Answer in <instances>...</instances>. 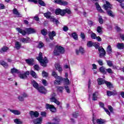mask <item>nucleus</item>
Here are the masks:
<instances>
[{
    "label": "nucleus",
    "mask_w": 124,
    "mask_h": 124,
    "mask_svg": "<svg viewBox=\"0 0 124 124\" xmlns=\"http://www.w3.org/2000/svg\"><path fill=\"white\" fill-rule=\"evenodd\" d=\"M16 30L18 32H19V33H21L22 35H26V33H27L28 34H31L32 33H35V32H36V30L31 28H26L25 29V31L21 29L20 28H16Z\"/></svg>",
    "instance_id": "obj_1"
},
{
    "label": "nucleus",
    "mask_w": 124,
    "mask_h": 124,
    "mask_svg": "<svg viewBox=\"0 0 124 124\" xmlns=\"http://www.w3.org/2000/svg\"><path fill=\"white\" fill-rule=\"evenodd\" d=\"M36 59L37 60H38V62H39L42 66H43L44 67L47 66V63H48V59L47 58H45V59H43L42 53L40 52L38 57H37Z\"/></svg>",
    "instance_id": "obj_2"
},
{
    "label": "nucleus",
    "mask_w": 124,
    "mask_h": 124,
    "mask_svg": "<svg viewBox=\"0 0 124 124\" xmlns=\"http://www.w3.org/2000/svg\"><path fill=\"white\" fill-rule=\"evenodd\" d=\"M66 13L70 15L72 14L71 11L69 9H65L63 10L57 9L55 10V14H56V15H61V16H63L64 15H65Z\"/></svg>",
    "instance_id": "obj_3"
},
{
    "label": "nucleus",
    "mask_w": 124,
    "mask_h": 124,
    "mask_svg": "<svg viewBox=\"0 0 124 124\" xmlns=\"http://www.w3.org/2000/svg\"><path fill=\"white\" fill-rule=\"evenodd\" d=\"M64 52H65V49L63 47L57 46L54 49L53 54L54 56H59L61 54H64Z\"/></svg>",
    "instance_id": "obj_4"
},
{
    "label": "nucleus",
    "mask_w": 124,
    "mask_h": 124,
    "mask_svg": "<svg viewBox=\"0 0 124 124\" xmlns=\"http://www.w3.org/2000/svg\"><path fill=\"white\" fill-rule=\"evenodd\" d=\"M97 82H98V85H103V84L105 83V84L107 86L108 88V89H111V88H113V85L111 84V82H108L107 81H105L104 80L103 78H98Z\"/></svg>",
    "instance_id": "obj_5"
},
{
    "label": "nucleus",
    "mask_w": 124,
    "mask_h": 124,
    "mask_svg": "<svg viewBox=\"0 0 124 124\" xmlns=\"http://www.w3.org/2000/svg\"><path fill=\"white\" fill-rule=\"evenodd\" d=\"M46 110H50L52 113H56L57 112V109L56 107L53 105H50L49 104H46Z\"/></svg>",
    "instance_id": "obj_6"
},
{
    "label": "nucleus",
    "mask_w": 124,
    "mask_h": 124,
    "mask_svg": "<svg viewBox=\"0 0 124 124\" xmlns=\"http://www.w3.org/2000/svg\"><path fill=\"white\" fill-rule=\"evenodd\" d=\"M51 97L50 98L51 102H54L57 105H60L61 102L56 99V93H53L51 95Z\"/></svg>",
    "instance_id": "obj_7"
},
{
    "label": "nucleus",
    "mask_w": 124,
    "mask_h": 124,
    "mask_svg": "<svg viewBox=\"0 0 124 124\" xmlns=\"http://www.w3.org/2000/svg\"><path fill=\"white\" fill-rule=\"evenodd\" d=\"M98 49L100 53L99 55V57H100V58H103V57H104V56L106 55V52L105 51V50L104 49V48H103V47L100 46L99 47Z\"/></svg>",
    "instance_id": "obj_8"
},
{
    "label": "nucleus",
    "mask_w": 124,
    "mask_h": 124,
    "mask_svg": "<svg viewBox=\"0 0 124 124\" xmlns=\"http://www.w3.org/2000/svg\"><path fill=\"white\" fill-rule=\"evenodd\" d=\"M29 115L31 119H33L34 118H38L39 113H38L37 111L34 112L33 111L31 110L29 112Z\"/></svg>",
    "instance_id": "obj_9"
},
{
    "label": "nucleus",
    "mask_w": 124,
    "mask_h": 124,
    "mask_svg": "<svg viewBox=\"0 0 124 124\" xmlns=\"http://www.w3.org/2000/svg\"><path fill=\"white\" fill-rule=\"evenodd\" d=\"M103 7L107 11V10H109L108 9H112V8H113L112 5L107 1H106V4H104Z\"/></svg>",
    "instance_id": "obj_10"
},
{
    "label": "nucleus",
    "mask_w": 124,
    "mask_h": 124,
    "mask_svg": "<svg viewBox=\"0 0 124 124\" xmlns=\"http://www.w3.org/2000/svg\"><path fill=\"white\" fill-rule=\"evenodd\" d=\"M93 123L94 124H95V122L96 123H97L98 124H105V120L102 119H94V118H93Z\"/></svg>",
    "instance_id": "obj_11"
},
{
    "label": "nucleus",
    "mask_w": 124,
    "mask_h": 124,
    "mask_svg": "<svg viewBox=\"0 0 124 124\" xmlns=\"http://www.w3.org/2000/svg\"><path fill=\"white\" fill-rule=\"evenodd\" d=\"M54 2L60 5H67L68 3L65 1H62V0H55Z\"/></svg>",
    "instance_id": "obj_12"
},
{
    "label": "nucleus",
    "mask_w": 124,
    "mask_h": 124,
    "mask_svg": "<svg viewBox=\"0 0 124 124\" xmlns=\"http://www.w3.org/2000/svg\"><path fill=\"white\" fill-rule=\"evenodd\" d=\"M55 78L56 80L54 82L55 85H58V84L59 85L61 81H62V78L60 76H57V77Z\"/></svg>",
    "instance_id": "obj_13"
},
{
    "label": "nucleus",
    "mask_w": 124,
    "mask_h": 124,
    "mask_svg": "<svg viewBox=\"0 0 124 124\" xmlns=\"http://www.w3.org/2000/svg\"><path fill=\"white\" fill-rule=\"evenodd\" d=\"M34 124H42V117L37 118L33 121Z\"/></svg>",
    "instance_id": "obj_14"
},
{
    "label": "nucleus",
    "mask_w": 124,
    "mask_h": 124,
    "mask_svg": "<svg viewBox=\"0 0 124 124\" xmlns=\"http://www.w3.org/2000/svg\"><path fill=\"white\" fill-rule=\"evenodd\" d=\"M76 53L77 55H79V53H81V54L83 55V54L85 53V50L83 47L80 46L79 47V50L78 49L76 50Z\"/></svg>",
    "instance_id": "obj_15"
},
{
    "label": "nucleus",
    "mask_w": 124,
    "mask_h": 124,
    "mask_svg": "<svg viewBox=\"0 0 124 124\" xmlns=\"http://www.w3.org/2000/svg\"><path fill=\"white\" fill-rule=\"evenodd\" d=\"M41 93H47V90L45 89V88L43 86H42L41 87H39L38 89H37Z\"/></svg>",
    "instance_id": "obj_16"
},
{
    "label": "nucleus",
    "mask_w": 124,
    "mask_h": 124,
    "mask_svg": "<svg viewBox=\"0 0 124 124\" xmlns=\"http://www.w3.org/2000/svg\"><path fill=\"white\" fill-rule=\"evenodd\" d=\"M56 32L52 31V32H49L48 36L51 40H54V36H56Z\"/></svg>",
    "instance_id": "obj_17"
},
{
    "label": "nucleus",
    "mask_w": 124,
    "mask_h": 124,
    "mask_svg": "<svg viewBox=\"0 0 124 124\" xmlns=\"http://www.w3.org/2000/svg\"><path fill=\"white\" fill-rule=\"evenodd\" d=\"M107 94L108 96H111V95H117V92L113 90L112 92L107 91Z\"/></svg>",
    "instance_id": "obj_18"
},
{
    "label": "nucleus",
    "mask_w": 124,
    "mask_h": 124,
    "mask_svg": "<svg viewBox=\"0 0 124 124\" xmlns=\"http://www.w3.org/2000/svg\"><path fill=\"white\" fill-rule=\"evenodd\" d=\"M31 83L33 87H34L35 89H36V90L38 89V88H39L38 87H39V84H38L37 82H36V81H35V80H31Z\"/></svg>",
    "instance_id": "obj_19"
},
{
    "label": "nucleus",
    "mask_w": 124,
    "mask_h": 124,
    "mask_svg": "<svg viewBox=\"0 0 124 124\" xmlns=\"http://www.w3.org/2000/svg\"><path fill=\"white\" fill-rule=\"evenodd\" d=\"M20 41L22 42V43H29V42H31V39L29 37L26 38H23L20 40Z\"/></svg>",
    "instance_id": "obj_20"
},
{
    "label": "nucleus",
    "mask_w": 124,
    "mask_h": 124,
    "mask_svg": "<svg viewBox=\"0 0 124 124\" xmlns=\"http://www.w3.org/2000/svg\"><path fill=\"white\" fill-rule=\"evenodd\" d=\"M55 66L56 69H57V70L59 71V72H62V66H61L60 64L56 63L55 64Z\"/></svg>",
    "instance_id": "obj_21"
},
{
    "label": "nucleus",
    "mask_w": 124,
    "mask_h": 124,
    "mask_svg": "<svg viewBox=\"0 0 124 124\" xmlns=\"http://www.w3.org/2000/svg\"><path fill=\"white\" fill-rule=\"evenodd\" d=\"M13 14H14L15 15H16L18 17H20L21 16V14L19 13V12L18 11V10H17V9L16 8H14L13 10Z\"/></svg>",
    "instance_id": "obj_22"
},
{
    "label": "nucleus",
    "mask_w": 124,
    "mask_h": 124,
    "mask_svg": "<svg viewBox=\"0 0 124 124\" xmlns=\"http://www.w3.org/2000/svg\"><path fill=\"white\" fill-rule=\"evenodd\" d=\"M21 46H22V44H21L20 42L17 41L16 42L15 48H16V50H20Z\"/></svg>",
    "instance_id": "obj_23"
},
{
    "label": "nucleus",
    "mask_w": 124,
    "mask_h": 124,
    "mask_svg": "<svg viewBox=\"0 0 124 124\" xmlns=\"http://www.w3.org/2000/svg\"><path fill=\"white\" fill-rule=\"evenodd\" d=\"M10 112L14 114V115H21V112L17 110L10 109Z\"/></svg>",
    "instance_id": "obj_24"
},
{
    "label": "nucleus",
    "mask_w": 124,
    "mask_h": 124,
    "mask_svg": "<svg viewBox=\"0 0 124 124\" xmlns=\"http://www.w3.org/2000/svg\"><path fill=\"white\" fill-rule=\"evenodd\" d=\"M116 47L120 50H123V49H124V43H118Z\"/></svg>",
    "instance_id": "obj_25"
},
{
    "label": "nucleus",
    "mask_w": 124,
    "mask_h": 124,
    "mask_svg": "<svg viewBox=\"0 0 124 124\" xmlns=\"http://www.w3.org/2000/svg\"><path fill=\"white\" fill-rule=\"evenodd\" d=\"M107 13L108 15L110 17H115V15H114V13L112 12V10H107Z\"/></svg>",
    "instance_id": "obj_26"
},
{
    "label": "nucleus",
    "mask_w": 124,
    "mask_h": 124,
    "mask_svg": "<svg viewBox=\"0 0 124 124\" xmlns=\"http://www.w3.org/2000/svg\"><path fill=\"white\" fill-rule=\"evenodd\" d=\"M99 71L103 74H106L107 72H106V69L104 66H102L99 68Z\"/></svg>",
    "instance_id": "obj_27"
},
{
    "label": "nucleus",
    "mask_w": 124,
    "mask_h": 124,
    "mask_svg": "<svg viewBox=\"0 0 124 124\" xmlns=\"http://www.w3.org/2000/svg\"><path fill=\"white\" fill-rule=\"evenodd\" d=\"M25 62L28 63V64H29V65H31V64L33 63V59H26L25 60Z\"/></svg>",
    "instance_id": "obj_28"
},
{
    "label": "nucleus",
    "mask_w": 124,
    "mask_h": 124,
    "mask_svg": "<svg viewBox=\"0 0 124 124\" xmlns=\"http://www.w3.org/2000/svg\"><path fill=\"white\" fill-rule=\"evenodd\" d=\"M92 100L95 101V100H97V92H95L93 94Z\"/></svg>",
    "instance_id": "obj_29"
},
{
    "label": "nucleus",
    "mask_w": 124,
    "mask_h": 124,
    "mask_svg": "<svg viewBox=\"0 0 124 124\" xmlns=\"http://www.w3.org/2000/svg\"><path fill=\"white\" fill-rule=\"evenodd\" d=\"M0 64H1V65H2L4 67H5V68H6L8 66V64H7V63L3 61H0Z\"/></svg>",
    "instance_id": "obj_30"
},
{
    "label": "nucleus",
    "mask_w": 124,
    "mask_h": 124,
    "mask_svg": "<svg viewBox=\"0 0 124 124\" xmlns=\"http://www.w3.org/2000/svg\"><path fill=\"white\" fill-rule=\"evenodd\" d=\"M60 118L59 117H55V118L53 119V121L54 123H52L51 124H59L60 122Z\"/></svg>",
    "instance_id": "obj_31"
},
{
    "label": "nucleus",
    "mask_w": 124,
    "mask_h": 124,
    "mask_svg": "<svg viewBox=\"0 0 124 124\" xmlns=\"http://www.w3.org/2000/svg\"><path fill=\"white\" fill-rule=\"evenodd\" d=\"M30 74L33 77V78H37V75H36V73L35 72L33 71V70H31L30 72Z\"/></svg>",
    "instance_id": "obj_32"
},
{
    "label": "nucleus",
    "mask_w": 124,
    "mask_h": 124,
    "mask_svg": "<svg viewBox=\"0 0 124 124\" xmlns=\"http://www.w3.org/2000/svg\"><path fill=\"white\" fill-rule=\"evenodd\" d=\"M50 21L53 22V23H56V24H59V20H57L56 18L54 17V16H50L49 17Z\"/></svg>",
    "instance_id": "obj_33"
},
{
    "label": "nucleus",
    "mask_w": 124,
    "mask_h": 124,
    "mask_svg": "<svg viewBox=\"0 0 124 124\" xmlns=\"http://www.w3.org/2000/svg\"><path fill=\"white\" fill-rule=\"evenodd\" d=\"M107 52L108 55H111V54H112V48L111 47V46H108Z\"/></svg>",
    "instance_id": "obj_34"
},
{
    "label": "nucleus",
    "mask_w": 124,
    "mask_h": 124,
    "mask_svg": "<svg viewBox=\"0 0 124 124\" xmlns=\"http://www.w3.org/2000/svg\"><path fill=\"white\" fill-rule=\"evenodd\" d=\"M72 36L74 39H75V40H78V35L77 33H76V32L72 33Z\"/></svg>",
    "instance_id": "obj_35"
},
{
    "label": "nucleus",
    "mask_w": 124,
    "mask_h": 124,
    "mask_svg": "<svg viewBox=\"0 0 124 124\" xmlns=\"http://www.w3.org/2000/svg\"><path fill=\"white\" fill-rule=\"evenodd\" d=\"M96 7L97 10L99 11L100 12H102L103 10L101 9V8L100 7V6L99 5V4L98 3L96 2L95 3Z\"/></svg>",
    "instance_id": "obj_36"
},
{
    "label": "nucleus",
    "mask_w": 124,
    "mask_h": 124,
    "mask_svg": "<svg viewBox=\"0 0 124 124\" xmlns=\"http://www.w3.org/2000/svg\"><path fill=\"white\" fill-rule=\"evenodd\" d=\"M99 43L98 42H93V46L96 49H98L99 47Z\"/></svg>",
    "instance_id": "obj_37"
},
{
    "label": "nucleus",
    "mask_w": 124,
    "mask_h": 124,
    "mask_svg": "<svg viewBox=\"0 0 124 124\" xmlns=\"http://www.w3.org/2000/svg\"><path fill=\"white\" fill-rule=\"evenodd\" d=\"M108 65V66H113V68H115V66L113 65V63H112V62L111 61H106Z\"/></svg>",
    "instance_id": "obj_38"
},
{
    "label": "nucleus",
    "mask_w": 124,
    "mask_h": 124,
    "mask_svg": "<svg viewBox=\"0 0 124 124\" xmlns=\"http://www.w3.org/2000/svg\"><path fill=\"white\" fill-rule=\"evenodd\" d=\"M15 124H22L23 121H21L20 119H16L14 120Z\"/></svg>",
    "instance_id": "obj_39"
},
{
    "label": "nucleus",
    "mask_w": 124,
    "mask_h": 124,
    "mask_svg": "<svg viewBox=\"0 0 124 124\" xmlns=\"http://www.w3.org/2000/svg\"><path fill=\"white\" fill-rule=\"evenodd\" d=\"M19 77L20 78V79H27V78H28V76L24 75V74H20L19 75Z\"/></svg>",
    "instance_id": "obj_40"
},
{
    "label": "nucleus",
    "mask_w": 124,
    "mask_h": 124,
    "mask_svg": "<svg viewBox=\"0 0 124 124\" xmlns=\"http://www.w3.org/2000/svg\"><path fill=\"white\" fill-rule=\"evenodd\" d=\"M44 15L46 18H49L51 17V13L50 12H47L45 14H44Z\"/></svg>",
    "instance_id": "obj_41"
},
{
    "label": "nucleus",
    "mask_w": 124,
    "mask_h": 124,
    "mask_svg": "<svg viewBox=\"0 0 124 124\" xmlns=\"http://www.w3.org/2000/svg\"><path fill=\"white\" fill-rule=\"evenodd\" d=\"M93 42L92 41H88L87 44V46L89 48H91V47H93Z\"/></svg>",
    "instance_id": "obj_42"
},
{
    "label": "nucleus",
    "mask_w": 124,
    "mask_h": 124,
    "mask_svg": "<svg viewBox=\"0 0 124 124\" xmlns=\"http://www.w3.org/2000/svg\"><path fill=\"white\" fill-rule=\"evenodd\" d=\"M38 2L41 6H45V5H46L45 2H44L42 0H38Z\"/></svg>",
    "instance_id": "obj_43"
},
{
    "label": "nucleus",
    "mask_w": 124,
    "mask_h": 124,
    "mask_svg": "<svg viewBox=\"0 0 124 124\" xmlns=\"http://www.w3.org/2000/svg\"><path fill=\"white\" fill-rule=\"evenodd\" d=\"M98 22L101 25H102V24H103L104 20L102 18V16H99Z\"/></svg>",
    "instance_id": "obj_44"
},
{
    "label": "nucleus",
    "mask_w": 124,
    "mask_h": 124,
    "mask_svg": "<svg viewBox=\"0 0 124 124\" xmlns=\"http://www.w3.org/2000/svg\"><path fill=\"white\" fill-rule=\"evenodd\" d=\"M18 71H19L18 69H16L15 68H14L13 69H11V73H12V74H13V73H18Z\"/></svg>",
    "instance_id": "obj_45"
},
{
    "label": "nucleus",
    "mask_w": 124,
    "mask_h": 124,
    "mask_svg": "<svg viewBox=\"0 0 124 124\" xmlns=\"http://www.w3.org/2000/svg\"><path fill=\"white\" fill-rule=\"evenodd\" d=\"M79 116V112L78 111L75 112L73 113V117L74 118H75L77 119V118H78V116Z\"/></svg>",
    "instance_id": "obj_46"
},
{
    "label": "nucleus",
    "mask_w": 124,
    "mask_h": 124,
    "mask_svg": "<svg viewBox=\"0 0 124 124\" xmlns=\"http://www.w3.org/2000/svg\"><path fill=\"white\" fill-rule=\"evenodd\" d=\"M97 31L98 33H102V28L100 26L97 28Z\"/></svg>",
    "instance_id": "obj_47"
},
{
    "label": "nucleus",
    "mask_w": 124,
    "mask_h": 124,
    "mask_svg": "<svg viewBox=\"0 0 124 124\" xmlns=\"http://www.w3.org/2000/svg\"><path fill=\"white\" fill-rule=\"evenodd\" d=\"M41 32L43 35H47V30L46 29L42 30Z\"/></svg>",
    "instance_id": "obj_48"
},
{
    "label": "nucleus",
    "mask_w": 124,
    "mask_h": 124,
    "mask_svg": "<svg viewBox=\"0 0 124 124\" xmlns=\"http://www.w3.org/2000/svg\"><path fill=\"white\" fill-rule=\"evenodd\" d=\"M43 77H48V73L46 72L45 71H43L42 73Z\"/></svg>",
    "instance_id": "obj_49"
},
{
    "label": "nucleus",
    "mask_w": 124,
    "mask_h": 124,
    "mask_svg": "<svg viewBox=\"0 0 124 124\" xmlns=\"http://www.w3.org/2000/svg\"><path fill=\"white\" fill-rule=\"evenodd\" d=\"M91 37L92 39H95L96 38V34L92 32L91 35Z\"/></svg>",
    "instance_id": "obj_50"
},
{
    "label": "nucleus",
    "mask_w": 124,
    "mask_h": 124,
    "mask_svg": "<svg viewBox=\"0 0 124 124\" xmlns=\"http://www.w3.org/2000/svg\"><path fill=\"white\" fill-rule=\"evenodd\" d=\"M8 47H7L6 46H4L1 48V51H2V52H6V51H7V50H8Z\"/></svg>",
    "instance_id": "obj_51"
},
{
    "label": "nucleus",
    "mask_w": 124,
    "mask_h": 124,
    "mask_svg": "<svg viewBox=\"0 0 124 124\" xmlns=\"http://www.w3.org/2000/svg\"><path fill=\"white\" fill-rule=\"evenodd\" d=\"M57 89H58V91L60 92V93H62V91H63V87L61 86H57L56 87Z\"/></svg>",
    "instance_id": "obj_52"
},
{
    "label": "nucleus",
    "mask_w": 124,
    "mask_h": 124,
    "mask_svg": "<svg viewBox=\"0 0 124 124\" xmlns=\"http://www.w3.org/2000/svg\"><path fill=\"white\" fill-rule=\"evenodd\" d=\"M43 47H44V44L42 42H40L38 45V48L41 49Z\"/></svg>",
    "instance_id": "obj_53"
},
{
    "label": "nucleus",
    "mask_w": 124,
    "mask_h": 124,
    "mask_svg": "<svg viewBox=\"0 0 124 124\" xmlns=\"http://www.w3.org/2000/svg\"><path fill=\"white\" fill-rule=\"evenodd\" d=\"M42 82L44 86H45V87H46V86H47L48 83H47V80H46V79H43L42 80Z\"/></svg>",
    "instance_id": "obj_54"
},
{
    "label": "nucleus",
    "mask_w": 124,
    "mask_h": 124,
    "mask_svg": "<svg viewBox=\"0 0 124 124\" xmlns=\"http://www.w3.org/2000/svg\"><path fill=\"white\" fill-rule=\"evenodd\" d=\"M63 81H64V82H65V83L67 84V85H69V79H68V78H65L63 79Z\"/></svg>",
    "instance_id": "obj_55"
},
{
    "label": "nucleus",
    "mask_w": 124,
    "mask_h": 124,
    "mask_svg": "<svg viewBox=\"0 0 124 124\" xmlns=\"http://www.w3.org/2000/svg\"><path fill=\"white\" fill-rule=\"evenodd\" d=\"M65 89L67 93H70V89H69V87L68 86H65Z\"/></svg>",
    "instance_id": "obj_56"
},
{
    "label": "nucleus",
    "mask_w": 124,
    "mask_h": 124,
    "mask_svg": "<svg viewBox=\"0 0 124 124\" xmlns=\"http://www.w3.org/2000/svg\"><path fill=\"white\" fill-rule=\"evenodd\" d=\"M34 69L35 70H37V71H38V70H40V68L39 67V66L37 64L34 65Z\"/></svg>",
    "instance_id": "obj_57"
},
{
    "label": "nucleus",
    "mask_w": 124,
    "mask_h": 124,
    "mask_svg": "<svg viewBox=\"0 0 124 124\" xmlns=\"http://www.w3.org/2000/svg\"><path fill=\"white\" fill-rule=\"evenodd\" d=\"M18 99L19 101H24L25 100L24 97L23 96H18Z\"/></svg>",
    "instance_id": "obj_58"
},
{
    "label": "nucleus",
    "mask_w": 124,
    "mask_h": 124,
    "mask_svg": "<svg viewBox=\"0 0 124 124\" xmlns=\"http://www.w3.org/2000/svg\"><path fill=\"white\" fill-rule=\"evenodd\" d=\"M80 37L82 39H85V38H86V36H85V33H84V32H81L80 33Z\"/></svg>",
    "instance_id": "obj_59"
},
{
    "label": "nucleus",
    "mask_w": 124,
    "mask_h": 124,
    "mask_svg": "<svg viewBox=\"0 0 124 124\" xmlns=\"http://www.w3.org/2000/svg\"><path fill=\"white\" fill-rule=\"evenodd\" d=\"M52 75L53 77H55V78H57V77H58V74H57V73L55 71L52 72Z\"/></svg>",
    "instance_id": "obj_60"
},
{
    "label": "nucleus",
    "mask_w": 124,
    "mask_h": 124,
    "mask_svg": "<svg viewBox=\"0 0 124 124\" xmlns=\"http://www.w3.org/2000/svg\"><path fill=\"white\" fill-rule=\"evenodd\" d=\"M99 65H103V61L102 60H99L97 61Z\"/></svg>",
    "instance_id": "obj_61"
},
{
    "label": "nucleus",
    "mask_w": 124,
    "mask_h": 124,
    "mask_svg": "<svg viewBox=\"0 0 124 124\" xmlns=\"http://www.w3.org/2000/svg\"><path fill=\"white\" fill-rule=\"evenodd\" d=\"M106 71L107 72H108V73H110L111 74L113 73V71H112V69L111 68L106 69Z\"/></svg>",
    "instance_id": "obj_62"
},
{
    "label": "nucleus",
    "mask_w": 124,
    "mask_h": 124,
    "mask_svg": "<svg viewBox=\"0 0 124 124\" xmlns=\"http://www.w3.org/2000/svg\"><path fill=\"white\" fill-rule=\"evenodd\" d=\"M108 110L111 112V113H113V111L114 109L113 108V107L111 106H108Z\"/></svg>",
    "instance_id": "obj_63"
},
{
    "label": "nucleus",
    "mask_w": 124,
    "mask_h": 124,
    "mask_svg": "<svg viewBox=\"0 0 124 124\" xmlns=\"http://www.w3.org/2000/svg\"><path fill=\"white\" fill-rule=\"evenodd\" d=\"M5 6H4L3 4L0 3V9H5Z\"/></svg>",
    "instance_id": "obj_64"
}]
</instances>
